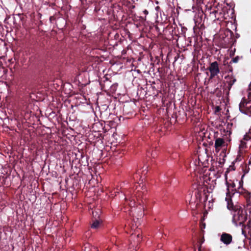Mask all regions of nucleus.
Returning <instances> with one entry per match:
<instances>
[{"label": "nucleus", "mask_w": 251, "mask_h": 251, "mask_svg": "<svg viewBox=\"0 0 251 251\" xmlns=\"http://www.w3.org/2000/svg\"><path fill=\"white\" fill-rule=\"evenodd\" d=\"M197 190L195 191V200L193 201L192 198L190 201V204H192L193 203H196V206L200 203L203 200V201H206L207 200L208 196L207 193L208 192L207 188L202 187L200 185H198Z\"/></svg>", "instance_id": "obj_1"}, {"label": "nucleus", "mask_w": 251, "mask_h": 251, "mask_svg": "<svg viewBox=\"0 0 251 251\" xmlns=\"http://www.w3.org/2000/svg\"><path fill=\"white\" fill-rule=\"evenodd\" d=\"M247 220V213L242 207L236 208L233 214L232 222L236 226H242Z\"/></svg>", "instance_id": "obj_2"}, {"label": "nucleus", "mask_w": 251, "mask_h": 251, "mask_svg": "<svg viewBox=\"0 0 251 251\" xmlns=\"http://www.w3.org/2000/svg\"><path fill=\"white\" fill-rule=\"evenodd\" d=\"M227 174H225V179L226 181V185L227 187V189L228 191H229L228 188H229V186H231L232 187H234L235 186V184L234 181H232L231 183H230L227 181ZM229 194V191H228L226 193L227 195H226V201H227V208L229 210H232V211H233V212H235V210H236V208L242 207L240 205H233V203L231 199V197L230 195H228Z\"/></svg>", "instance_id": "obj_3"}, {"label": "nucleus", "mask_w": 251, "mask_h": 251, "mask_svg": "<svg viewBox=\"0 0 251 251\" xmlns=\"http://www.w3.org/2000/svg\"><path fill=\"white\" fill-rule=\"evenodd\" d=\"M210 174H206L204 175V174H199V176L198 175H197V178L199 177L200 180L198 181V185L202 186V187H207V185L206 184H209L210 182L211 181L213 182L214 181H215V180H211V178L210 177Z\"/></svg>", "instance_id": "obj_4"}, {"label": "nucleus", "mask_w": 251, "mask_h": 251, "mask_svg": "<svg viewBox=\"0 0 251 251\" xmlns=\"http://www.w3.org/2000/svg\"><path fill=\"white\" fill-rule=\"evenodd\" d=\"M236 78L232 74L228 75L225 77V91L228 94L232 85L236 82Z\"/></svg>", "instance_id": "obj_5"}, {"label": "nucleus", "mask_w": 251, "mask_h": 251, "mask_svg": "<svg viewBox=\"0 0 251 251\" xmlns=\"http://www.w3.org/2000/svg\"><path fill=\"white\" fill-rule=\"evenodd\" d=\"M208 70L210 73V78H212L217 75L220 73V69L218 62L217 61H215L210 63Z\"/></svg>", "instance_id": "obj_6"}, {"label": "nucleus", "mask_w": 251, "mask_h": 251, "mask_svg": "<svg viewBox=\"0 0 251 251\" xmlns=\"http://www.w3.org/2000/svg\"><path fill=\"white\" fill-rule=\"evenodd\" d=\"M220 240L224 244L228 245L232 241V236L231 234L224 232L221 236Z\"/></svg>", "instance_id": "obj_7"}, {"label": "nucleus", "mask_w": 251, "mask_h": 251, "mask_svg": "<svg viewBox=\"0 0 251 251\" xmlns=\"http://www.w3.org/2000/svg\"><path fill=\"white\" fill-rule=\"evenodd\" d=\"M226 146V143L222 138H217L215 142V148L216 151L218 152L222 147Z\"/></svg>", "instance_id": "obj_8"}, {"label": "nucleus", "mask_w": 251, "mask_h": 251, "mask_svg": "<svg viewBox=\"0 0 251 251\" xmlns=\"http://www.w3.org/2000/svg\"><path fill=\"white\" fill-rule=\"evenodd\" d=\"M248 140H244V137L240 141V143L239 146V151L242 152V150L247 147L246 142Z\"/></svg>", "instance_id": "obj_9"}, {"label": "nucleus", "mask_w": 251, "mask_h": 251, "mask_svg": "<svg viewBox=\"0 0 251 251\" xmlns=\"http://www.w3.org/2000/svg\"><path fill=\"white\" fill-rule=\"evenodd\" d=\"M249 229L248 230V234L251 236V226H244L242 227V233L243 234L245 237H246V229Z\"/></svg>", "instance_id": "obj_10"}, {"label": "nucleus", "mask_w": 251, "mask_h": 251, "mask_svg": "<svg viewBox=\"0 0 251 251\" xmlns=\"http://www.w3.org/2000/svg\"><path fill=\"white\" fill-rule=\"evenodd\" d=\"M251 139V126L249 132L244 135V140H249Z\"/></svg>", "instance_id": "obj_11"}, {"label": "nucleus", "mask_w": 251, "mask_h": 251, "mask_svg": "<svg viewBox=\"0 0 251 251\" xmlns=\"http://www.w3.org/2000/svg\"><path fill=\"white\" fill-rule=\"evenodd\" d=\"M100 225V222L98 220L95 221L91 225V227L93 228H97Z\"/></svg>", "instance_id": "obj_12"}, {"label": "nucleus", "mask_w": 251, "mask_h": 251, "mask_svg": "<svg viewBox=\"0 0 251 251\" xmlns=\"http://www.w3.org/2000/svg\"><path fill=\"white\" fill-rule=\"evenodd\" d=\"M239 56H236V57H235L233 58L231 60V61L230 63H231V62L237 63V62H238V61H239Z\"/></svg>", "instance_id": "obj_13"}, {"label": "nucleus", "mask_w": 251, "mask_h": 251, "mask_svg": "<svg viewBox=\"0 0 251 251\" xmlns=\"http://www.w3.org/2000/svg\"><path fill=\"white\" fill-rule=\"evenodd\" d=\"M244 226H249H249H251V220H250L248 222V223H247V225H245V224H244H244H243V225L242 226V227H244Z\"/></svg>", "instance_id": "obj_14"}, {"label": "nucleus", "mask_w": 251, "mask_h": 251, "mask_svg": "<svg viewBox=\"0 0 251 251\" xmlns=\"http://www.w3.org/2000/svg\"><path fill=\"white\" fill-rule=\"evenodd\" d=\"M117 84L112 85L111 87V90L113 91V92L115 91L116 89L117 88Z\"/></svg>", "instance_id": "obj_15"}, {"label": "nucleus", "mask_w": 251, "mask_h": 251, "mask_svg": "<svg viewBox=\"0 0 251 251\" xmlns=\"http://www.w3.org/2000/svg\"><path fill=\"white\" fill-rule=\"evenodd\" d=\"M148 166H143L142 167V172H145V171H149V170H148Z\"/></svg>", "instance_id": "obj_16"}, {"label": "nucleus", "mask_w": 251, "mask_h": 251, "mask_svg": "<svg viewBox=\"0 0 251 251\" xmlns=\"http://www.w3.org/2000/svg\"><path fill=\"white\" fill-rule=\"evenodd\" d=\"M143 13L145 15H147L148 14L149 12H148V11L146 9L144 10L143 11Z\"/></svg>", "instance_id": "obj_17"}, {"label": "nucleus", "mask_w": 251, "mask_h": 251, "mask_svg": "<svg viewBox=\"0 0 251 251\" xmlns=\"http://www.w3.org/2000/svg\"><path fill=\"white\" fill-rule=\"evenodd\" d=\"M205 227V224H202L201 225V229L204 228Z\"/></svg>", "instance_id": "obj_18"}, {"label": "nucleus", "mask_w": 251, "mask_h": 251, "mask_svg": "<svg viewBox=\"0 0 251 251\" xmlns=\"http://www.w3.org/2000/svg\"><path fill=\"white\" fill-rule=\"evenodd\" d=\"M220 107H219V106H217V107H216V112L219 111L220 110Z\"/></svg>", "instance_id": "obj_19"}, {"label": "nucleus", "mask_w": 251, "mask_h": 251, "mask_svg": "<svg viewBox=\"0 0 251 251\" xmlns=\"http://www.w3.org/2000/svg\"><path fill=\"white\" fill-rule=\"evenodd\" d=\"M232 68L231 67H230V68L229 69V72H232Z\"/></svg>", "instance_id": "obj_20"}, {"label": "nucleus", "mask_w": 251, "mask_h": 251, "mask_svg": "<svg viewBox=\"0 0 251 251\" xmlns=\"http://www.w3.org/2000/svg\"><path fill=\"white\" fill-rule=\"evenodd\" d=\"M195 22L196 25H197V23H198V21L197 20L195 19Z\"/></svg>", "instance_id": "obj_21"}, {"label": "nucleus", "mask_w": 251, "mask_h": 251, "mask_svg": "<svg viewBox=\"0 0 251 251\" xmlns=\"http://www.w3.org/2000/svg\"><path fill=\"white\" fill-rule=\"evenodd\" d=\"M141 18L142 19V20H143V21H145V20H146V17H144H144H141Z\"/></svg>", "instance_id": "obj_22"}, {"label": "nucleus", "mask_w": 251, "mask_h": 251, "mask_svg": "<svg viewBox=\"0 0 251 251\" xmlns=\"http://www.w3.org/2000/svg\"><path fill=\"white\" fill-rule=\"evenodd\" d=\"M215 176H216L217 177L220 176L219 174H215Z\"/></svg>", "instance_id": "obj_23"}, {"label": "nucleus", "mask_w": 251, "mask_h": 251, "mask_svg": "<svg viewBox=\"0 0 251 251\" xmlns=\"http://www.w3.org/2000/svg\"><path fill=\"white\" fill-rule=\"evenodd\" d=\"M90 176H92V177H94V175H93V174L92 173L90 174Z\"/></svg>", "instance_id": "obj_24"}, {"label": "nucleus", "mask_w": 251, "mask_h": 251, "mask_svg": "<svg viewBox=\"0 0 251 251\" xmlns=\"http://www.w3.org/2000/svg\"><path fill=\"white\" fill-rule=\"evenodd\" d=\"M245 174H244L242 175V177H241L242 179H243V177H244V176H245Z\"/></svg>", "instance_id": "obj_25"}, {"label": "nucleus", "mask_w": 251, "mask_h": 251, "mask_svg": "<svg viewBox=\"0 0 251 251\" xmlns=\"http://www.w3.org/2000/svg\"><path fill=\"white\" fill-rule=\"evenodd\" d=\"M248 230H249V229H247V228L246 229V233H248Z\"/></svg>", "instance_id": "obj_26"}, {"label": "nucleus", "mask_w": 251, "mask_h": 251, "mask_svg": "<svg viewBox=\"0 0 251 251\" xmlns=\"http://www.w3.org/2000/svg\"><path fill=\"white\" fill-rule=\"evenodd\" d=\"M231 170L234 171V170H235V169H234L233 167H232V169H231Z\"/></svg>", "instance_id": "obj_27"}, {"label": "nucleus", "mask_w": 251, "mask_h": 251, "mask_svg": "<svg viewBox=\"0 0 251 251\" xmlns=\"http://www.w3.org/2000/svg\"><path fill=\"white\" fill-rule=\"evenodd\" d=\"M74 174H72V175H70V176L71 177L72 176H73Z\"/></svg>", "instance_id": "obj_28"}, {"label": "nucleus", "mask_w": 251, "mask_h": 251, "mask_svg": "<svg viewBox=\"0 0 251 251\" xmlns=\"http://www.w3.org/2000/svg\"><path fill=\"white\" fill-rule=\"evenodd\" d=\"M153 157H154V155L151 154Z\"/></svg>", "instance_id": "obj_29"}, {"label": "nucleus", "mask_w": 251, "mask_h": 251, "mask_svg": "<svg viewBox=\"0 0 251 251\" xmlns=\"http://www.w3.org/2000/svg\"><path fill=\"white\" fill-rule=\"evenodd\" d=\"M225 173H228V171H226Z\"/></svg>", "instance_id": "obj_30"}, {"label": "nucleus", "mask_w": 251, "mask_h": 251, "mask_svg": "<svg viewBox=\"0 0 251 251\" xmlns=\"http://www.w3.org/2000/svg\"><path fill=\"white\" fill-rule=\"evenodd\" d=\"M25 177V175L23 176V178H24Z\"/></svg>", "instance_id": "obj_31"}]
</instances>
